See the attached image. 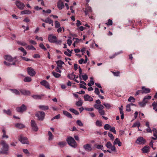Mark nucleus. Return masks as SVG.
Returning <instances> with one entry per match:
<instances>
[{
    "instance_id": "f257e3e1",
    "label": "nucleus",
    "mask_w": 157,
    "mask_h": 157,
    "mask_svg": "<svg viewBox=\"0 0 157 157\" xmlns=\"http://www.w3.org/2000/svg\"><path fill=\"white\" fill-rule=\"evenodd\" d=\"M66 141L68 144L71 147L75 148L77 147L78 144L73 138L71 136L68 137Z\"/></svg>"
},
{
    "instance_id": "f03ea898",
    "label": "nucleus",
    "mask_w": 157,
    "mask_h": 157,
    "mask_svg": "<svg viewBox=\"0 0 157 157\" xmlns=\"http://www.w3.org/2000/svg\"><path fill=\"white\" fill-rule=\"evenodd\" d=\"M1 144L2 146L1 151H0V154H6L7 153L8 150V146L6 143L5 141L2 140Z\"/></svg>"
},
{
    "instance_id": "7ed1b4c3",
    "label": "nucleus",
    "mask_w": 157,
    "mask_h": 157,
    "mask_svg": "<svg viewBox=\"0 0 157 157\" xmlns=\"http://www.w3.org/2000/svg\"><path fill=\"white\" fill-rule=\"evenodd\" d=\"M35 116L38 117V120L42 121L44 118L45 113L44 112L39 111L36 112Z\"/></svg>"
},
{
    "instance_id": "20e7f679",
    "label": "nucleus",
    "mask_w": 157,
    "mask_h": 157,
    "mask_svg": "<svg viewBox=\"0 0 157 157\" xmlns=\"http://www.w3.org/2000/svg\"><path fill=\"white\" fill-rule=\"evenodd\" d=\"M18 140L22 144H29V141L28 140V138L25 137L23 136L22 135H21L19 136Z\"/></svg>"
},
{
    "instance_id": "39448f33",
    "label": "nucleus",
    "mask_w": 157,
    "mask_h": 157,
    "mask_svg": "<svg viewBox=\"0 0 157 157\" xmlns=\"http://www.w3.org/2000/svg\"><path fill=\"white\" fill-rule=\"evenodd\" d=\"M15 4L21 10H23L25 7V4L23 3L18 0L16 1Z\"/></svg>"
},
{
    "instance_id": "423d86ee",
    "label": "nucleus",
    "mask_w": 157,
    "mask_h": 157,
    "mask_svg": "<svg viewBox=\"0 0 157 157\" xmlns=\"http://www.w3.org/2000/svg\"><path fill=\"white\" fill-rule=\"evenodd\" d=\"M31 125L33 130L35 132L38 131V128L35 121L34 120L31 121Z\"/></svg>"
},
{
    "instance_id": "0eeeda50",
    "label": "nucleus",
    "mask_w": 157,
    "mask_h": 157,
    "mask_svg": "<svg viewBox=\"0 0 157 157\" xmlns=\"http://www.w3.org/2000/svg\"><path fill=\"white\" fill-rule=\"evenodd\" d=\"M56 39L57 37L56 36L52 34H50L48 35V40L49 42L52 43H55Z\"/></svg>"
},
{
    "instance_id": "6e6552de",
    "label": "nucleus",
    "mask_w": 157,
    "mask_h": 157,
    "mask_svg": "<svg viewBox=\"0 0 157 157\" xmlns=\"http://www.w3.org/2000/svg\"><path fill=\"white\" fill-rule=\"evenodd\" d=\"M106 147L108 148L111 149V150L112 151H116V148L115 146H112L111 142L110 141H108L105 144Z\"/></svg>"
},
{
    "instance_id": "1a4fd4ad",
    "label": "nucleus",
    "mask_w": 157,
    "mask_h": 157,
    "mask_svg": "<svg viewBox=\"0 0 157 157\" xmlns=\"http://www.w3.org/2000/svg\"><path fill=\"white\" fill-rule=\"evenodd\" d=\"M26 109L27 107L24 104H22L21 106L18 107L16 108V110L17 112L21 113L26 111Z\"/></svg>"
},
{
    "instance_id": "9d476101",
    "label": "nucleus",
    "mask_w": 157,
    "mask_h": 157,
    "mask_svg": "<svg viewBox=\"0 0 157 157\" xmlns=\"http://www.w3.org/2000/svg\"><path fill=\"white\" fill-rule=\"evenodd\" d=\"M27 71L28 74L31 76H34L36 74V72L31 67H29L28 68Z\"/></svg>"
},
{
    "instance_id": "9b49d317",
    "label": "nucleus",
    "mask_w": 157,
    "mask_h": 157,
    "mask_svg": "<svg viewBox=\"0 0 157 157\" xmlns=\"http://www.w3.org/2000/svg\"><path fill=\"white\" fill-rule=\"evenodd\" d=\"M83 148L85 150L87 151L90 152L92 150L91 144H86L83 146Z\"/></svg>"
},
{
    "instance_id": "f8f14e48",
    "label": "nucleus",
    "mask_w": 157,
    "mask_h": 157,
    "mask_svg": "<svg viewBox=\"0 0 157 157\" xmlns=\"http://www.w3.org/2000/svg\"><path fill=\"white\" fill-rule=\"evenodd\" d=\"M68 78L71 80H74V81L77 83H79V82L75 78L76 75L74 74L73 73L71 74H68L67 76Z\"/></svg>"
},
{
    "instance_id": "ddd939ff",
    "label": "nucleus",
    "mask_w": 157,
    "mask_h": 157,
    "mask_svg": "<svg viewBox=\"0 0 157 157\" xmlns=\"http://www.w3.org/2000/svg\"><path fill=\"white\" fill-rule=\"evenodd\" d=\"M145 142V140L142 137H139L136 140V143L138 144H144Z\"/></svg>"
},
{
    "instance_id": "4468645a",
    "label": "nucleus",
    "mask_w": 157,
    "mask_h": 157,
    "mask_svg": "<svg viewBox=\"0 0 157 157\" xmlns=\"http://www.w3.org/2000/svg\"><path fill=\"white\" fill-rule=\"evenodd\" d=\"M19 90L22 94L24 95L28 96L30 94V92L29 90L23 89H20Z\"/></svg>"
},
{
    "instance_id": "2eb2a0df",
    "label": "nucleus",
    "mask_w": 157,
    "mask_h": 157,
    "mask_svg": "<svg viewBox=\"0 0 157 157\" xmlns=\"http://www.w3.org/2000/svg\"><path fill=\"white\" fill-rule=\"evenodd\" d=\"M40 84L41 85L45 86L46 88L48 89H50L49 84L46 81L43 80L40 82Z\"/></svg>"
},
{
    "instance_id": "dca6fc26",
    "label": "nucleus",
    "mask_w": 157,
    "mask_h": 157,
    "mask_svg": "<svg viewBox=\"0 0 157 157\" xmlns=\"http://www.w3.org/2000/svg\"><path fill=\"white\" fill-rule=\"evenodd\" d=\"M84 98L85 101H93V98L88 94L85 95L84 96Z\"/></svg>"
},
{
    "instance_id": "f3484780",
    "label": "nucleus",
    "mask_w": 157,
    "mask_h": 157,
    "mask_svg": "<svg viewBox=\"0 0 157 157\" xmlns=\"http://www.w3.org/2000/svg\"><path fill=\"white\" fill-rule=\"evenodd\" d=\"M57 7L60 10L64 7V5L61 0H59L57 3Z\"/></svg>"
},
{
    "instance_id": "a211bd4d",
    "label": "nucleus",
    "mask_w": 157,
    "mask_h": 157,
    "mask_svg": "<svg viewBox=\"0 0 157 157\" xmlns=\"http://www.w3.org/2000/svg\"><path fill=\"white\" fill-rule=\"evenodd\" d=\"M92 12L91 8L90 6H88L85 9V13L86 15H87L89 13H91Z\"/></svg>"
},
{
    "instance_id": "6ab92c4d",
    "label": "nucleus",
    "mask_w": 157,
    "mask_h": 157,
    "mask_svg": "<svg viewBox=\"0 0 157 157\" xmlns=\"http://www.w3.org/2000/svg\"><path fill=\"white\" fill-rule=\"evenodd\" d=\"M113 144L114 145L118 144L119 146H121L122 143L120 142L119 139L117 138L114 140Z\"/></svg>"
},
{
    "instance_id": "aec40b11",
    "label": "nucleus",
    "mask_w": 157,
    "mask_h": 157,
    "mask_svg": "<svg viewBox=\"0 0 157 157\" xmlns=\"http://www.w3.org/2000/svg\"><path fill=\"white\" fill-rule=\"evenodd\" d=\"M45 22L47 23H48L49 24H51L52 26L53 25V21L48 17H47L45 20Z\"/></svg>"
},
{
    "instance_id": "412c9836",
    "label": "nucleus",
    "mask_w": 157,
    "mask_h": 157,
    "mask_svg": "<svg viewBox=\"0 0 157 157\" xmlns=\"http://www.w3.org/2000/svg\"><path fill=\"white\" fill-rule=\"evenodd\" d=\"M142 89L143 90V91L141 92L142 94H147L150 92V90L149 88H145L143 86L142 87Z\"/></svg>"
},
{
    "instance_id": "4be33fe9",
    "label": "nucleus",
    "mask_w": 157,
    "mask_h": 157,
    "mask_svg": "<svg viewBox=\"0 0 157 157\" xmlns=\"http://www.w3.org/2000/svg\"><path fill=\"white\" fill-rule=\"evenodd\" d=\"M150 149V147L149 146H146L142 149V150L144 153H147L149 151Z\"/></svg>"
},
{
    "instance_id": "5701e85b",
    "label": "nucleus",
    "mask_w": 157,
    "mask_h": 157,
    "mask_svg": "<svg viewBox=\"0 0 157 157\" xmlns=\"http://www.w3.org/2000/svg\"><path fill=\"white\" fill-rule=\"evenodd\" d=\"M94 107L95 109L98 110L103 109L104 106L102 105H97L95 104L94 105Z\"/></svg>"
},
{
    "instance_id": "b1692460",
    "label": "nucleus",
    "mask_w": 157,
    "mask_h": 157,
    "mask_svg": "<svg viewBox=\"0 0 157 157\" xmlns=\"http://www.w3.org/2000/svg\"><path fill=\"white\" fill-rule=\"evenodd\" d=\"M44 96V95L42 94L40 95H34L32 96V97L35 99H41L42 97Z\"/></svg>"
},
{
    "instance_id": "393cba45",
    "label": "nucleus",
    "mask_w": 157,
    "mask_h": 157,
    "mask_svg": "<svg viewBox=\"0 0 157 157\" xmlns=\"http://www.w3.org/2000/svg\"><path fill=\"white\" fill-rule=\"evenodd\" d=\"M4 58L6 60L9 62L13 61V59L9 55H6L4 56Z\"/></svg>"
},
{
    "instance_id": "a878e982",
    "label": "nucleus",
    "mask_w": 157,
    "mask_h": 157,
    "mask_svg": "<svg viewBox=\"0 0 157 157\" xmlns=\"http://www.w3.org/2000/svg\"><path fill=\"white\" fill-rule=\"evenodd\" d=\"M56 63L57 64V67H59L60 68H61L62 65L64 64V62L61 60L56 61Z\"/></svg>"
},
{
    "instance_id": "bb28decb",
    "label": "nucleus",
    "mask_w": 157,
    "mask_h": 157,
    "mask_svg": "<svg viewBox=\"0 0 157 157\" xmlns=\"http://www.w3.org/2000/svg\"><path fill=\"white\" fill-rule=\"evenodd\" d=\"M15 127L17 128H22L25 127V125L22 124L17 123L15 124Z\"/></svg>"
},
{
    "instance_id": "cd10ccee",
    "label": "nucleus",
    "mask_w": 157,
    "mask_h": 157,
    "mask_svg": "<svg viewBox=\"0 0 157 157\" xmlns=\"http://www.w3.org/2000/svg\"><path fill=\"white\" fill-rule=\"evenodd\" d=\"M38 107L40 109L44 110H48L49 109V107L48 106H45L44 105H40Z\"/></svg>"
},
{
    "instance_id": "c85d7f7f",
    "label": "nucleus",
    "mask_w": 157,
    "mask_h": 157,
    "mask_svg": "<svg viewBox=\"0 0 157 157\" xmlns=\"http://www.w3.org/2000/svg\"><path fill=\"white\" fill-rule=\"evenodd\" d=\"M63 114L67 117L70 118H72V116L71 115L69 112H67L66 111H63Z\"/></svg>"
},
{
    "instance_id": "c756f323",
    "label": "nucleus",
    "mask_w": 157,
    "mask_h": 157,
    "mask_svg": "<svg viewBox=\"0 0 157 157\" xmlns=\"http://www.w3.org/2000/svg\"><path fill=\"white\" fill-rule=\"evenodd\" d=\"M66 143L64 141L59 142L58 143V145L61 147H63L66 145Z\"/></svg>"
},
{
    "instance_id": "7c9ffc66",
    "label": "nucleus",
    "mask_w": 157,
    "mask_h": 157,
    "mask_svg": "<svg viewBox=\"0 0 157 157\" xmlns=\"http://www.w3.org/2000/svg\"><path fill=\"white\" fill-rule=\"evenodd\" d=\"M10 90L16 95H19L20 93L19 91L16 89H10Z\"/></svg>"
},
{
    "instance_id": "2f4dec72",
    "label": "nucleus",
    "mask_w": 157,
    "mask_h": 157,
    "mask_svg": "<svg viewBox=\"0 0 157 157\" xmlns=\"http://www.w3.org/2000/svg\"><path fill=\"white\" fill-rule=\"evenodd\" d=\"M31 13V12L29 10H25L21 11V14H30Z\"/></svg>"
},
{
    "instance_id": "473e14b6",
    "label": "nucleus",
    "mask_w": 157,
    "mask_h": 157,
    "mask_svg": "<svg viewBox=\"0 0 157 157\" xmlns=\"http://www.w3.org/2000/svg\"><path fill=\"white\" fill-rule=\"evenodd\" d=\"M70 112H71L74 113L75 115H78L79 114V112L76 110L72 108H71L69 109Z\"/></svg>"
},
{
    "instance_id": "72a5a7b5",
    "label": "nucleus",
    "mask_w": 157,
    "mask_h": 157,
    "mask_svg": "<svg viewBox=\"0 0 157 157\" xmlns=\"http://www.w3.org/2000/svg\"><path fill=\"white\" fill-rule=\"evenodd\" d=\"M147 102V101H144L143 100L142 102H139V104L141 107H143L145 105Z\"/></svg>"
},
{
    "instance_id": "f704fd0d",
    "label": "nucleus",
    "mask_w": 157,
    "mask_h": 157,
    "mask_svg": "<svg viewBox=\"0 0 157 157\" xmlns=\"http://www.w3.org/2000/svg\"><path fill=\"white\" fill-rule=\"evenodd\" d=\"M26 49L33 50H36V49L33 45H27L26 47Z\"/></svg>"
},
{
    "instance_id": "c9c22d12",
    "label": "nucleus",
    "mask_w": 157,
    "mask_h": 157,
    "mask_svg": "<svg viewBox=\"0 0 157 157\" xmlns=\"http://www.w3.org/2000/svg\"><path fill=\"white\" fill-rule=\"evenodd\" d=\"M31 78L28 76L25 77L24 79V81L25 82H31Z\"/></svg>"
},
{
    "instance_id": "e433bc0d",
    "label": "nucleus",
    "mask_w": 157,
    "mask_h": 157,
    "mask_svg": "<svg viewBox=\"0 0 157 157\" xmlns=\"http://www.w3.org/2000/svg\"><path fill=\"white\" fill-rule=\"evenodd\" d=\"M140 123L139 121L136 122L134 123L133 125L132 126V127H137L138 128L140 126Z\"/></svg>"
},
{
    "instance_id": "4c0bfd02",
    "label": "nucleus",
    "mask_w": 157,
    "mask_h": 157,
    "mask_svg": "<svg viewBox=\"0 0 157 157\" xmlns=\"http://www.w3.org/2000/svg\"><path fill=\"white\" fill-rule=\"evenodd\" d=\"M48 134L49 136L48 138L49 140H52L53 138V136L52 132L50 131H48Z\"/></svg>"
},
{
    "instance_id": "58836bf2",
    "label": "nucleus",
    "mask_w": 157,
    "mask_h": 157,
    "mask_svg": "<svg viewBox=\"0 0 157 157\" xmlns=\"http://www.w3.org/2000/svg\"><path fill=\"white\" fill-rule=\"evenodd\" d=\"M152 105L153 106V109L155 110V111H157V109L156 108L157 107V102L154 101L152 104Z\"/></svg>"
},
{
    "instance_id": "ea45409f",
    "label": "nucleus",
    "mask_w": 157,
    "mask_h": 157,
    "mask_svg": "<svg viewBox=\"0 0 157 157\" xmlns=\"http://www.w3.org/2000/svg\"><path fill=\"white\" fill-rule=\"evenodd\" d=\"M52 74L53 75V76L55 78H59L61 76L60 74H58V73H57L54 71H53L52 72Z\"/></svg>"
},
{
    "instance_id": "a19ab883",
    "label": "nucleus",
    "mask_w": 157,
    "mask_h": 157,
    "mask_svg": "<svg viewBox=\"0 0 157 157\" xmlns=\"http://www.w3.org/2000/svg\"><path fill=\"white\" fill-rule=\"evenodd\" d=\"M135 100V98L132 96H130L128 99V101L131 102H134Z\"/></svg>"
},
{
    "instance_id": "79ce46f5",
    "label": "nucleus",
    "mask_w": 157,
    "mask_h": 157,
    "mask_svg": "<svg viewBox=\"0 0 157 157\" xmlns=\"http://www.w3.org/2000/svg\"><path fill=\"white\" fill-rule=\"evenodd\" d=\"M83 102L82 100H80L77 101L76 103V105L78 106H80L82 105Z\"/></svg>"
},
{
    "instance_id": "37998d69",
    "label": "nucleus",
    "mask_w": 157,
    "mask_h": 157,
    "mask_svg": "<svg viewBox=\"0 0 157 157\" xmlns=\"http://www.w3.org/2000/svg\"><path fill=\"white\" fill-rule=\"evenodd\" d=\"M18 49L19 50H20L21 51L24 53V54L23 55V56H25L27 54V52L22 47H20Z\"/></svg>"
},
{
    "instance_id": "c03bdc74",
    "label": "nucleus",
    "mask_w": 157,
    "mask_h": 157,
    "mask_svg": "<svg viewBox=\"0 0 157 157\" xmlns=\"http://www.w3.org/2000/svg\"><path fill=\"white\" fill-rule=\"evenodd\" d=\"M103 105H104L107 109H110L111 107L109 103H104L103 104Z\"/></svg>"
},
{
    "instance_id": "a18cd8bd",
    "label": "nucleus",
    "mask_w": 157,
    "mask_h": 157,
    "mask_svg": "<svg viewBox=\"0 0 157 157\" xmlns=\"http://www.w3.org/2000/svg\"><path fill=\"white\" fill-rule=\"evenodd\" d=\"M60 26V23L58 21H55V27L56 28H58Z\"/></svg>"
},
{
    "instance_id": "49530a36",
    "label": "nucleus",
    "mask_w": 157,
    "mask_h": 157,
    "mask_svg": "<svg viewBox=\"0 0 157 157\" xmlns=\"http://www.w3.org/2000/svg\"><path fill=\"white\" fill-rule=\"evenodd\" d=\"M4 63L5 65L7 66H9L12 65H15V62L13 63H8L6 61H5L4 62Z\"/></svg>"
},
{
    "instance_id": "de8ad7c7",
    "label": "nucleus",
    "mask_w": 157,
    "mask_h": 157,
    "mask_svg": "<svg viewBox=\"0 0 157 157\" xmlns=\"http://www.w3.org/2000/svg\"><path fill=\"white\" fill-rule=\"evenodd\" d=\"M76 124L79 126H83V124L80 120H77L76 121Z\"/></svg>"
},
{
    "instance_id": "09e8293b",
    "label": "nucleus",
    "mask_w": 157,
    "mask_h": 157,
    "mask_svg": "<svg viewBox=\"0 0 157 157\" xmlns=\"http://www.w3.org/2000/svg\"><path fill=\"white\" fill-rule=\"evenodd\" d=\"M96 125L98 126H101L102 125V122L99 120H97L96 122Z\"/></svg>"
},
{
    "instance_id": "8fccbe9b",
    "label": "nucleus",
    "mask_w": 157,
    "mask_h": 157,
    "mask_svg": "<svg viewBox=\"0 0 157 157\" xmlns=\"http://www.w3.org/2000/svg\"><path fill=\"white\" fill-rule=\"evenodd\" d=\"M111 128V126L108 124H106L104 126V128L105 130H108Z\"/></svg>"
},
{
    "instance_id": "3c124183",
    "label": "nucleus",
    "mask_w": 157,
    "mask_h": 157,
    "mask_svg": "<svg viewBox=\"0 0 157 157\" xmlns=\"http://www.w3.org/2000/svg\"><path fill=\"white\" fill-rule=\"evenodd\" d=\"M17 43L18 44H20L23 46H25V45H27V44L24 42H22L18 41H17Z\"/></svg>"
},
{
    "instance_id": "603ef678",
    "label": "nucleus",
    "mask_w": 157,
    "mask_h": 157,
    "mask_svg": "<svg viewBox=\"0 0 157 157\" xmlns=\"http://www.w3.org/2000/svg\"><path fill=\"white\" fill-rule=\"evenodd\" d=\"M112 21L110 19L108 20V22L105 23L106 25L108 26L112 25Z\"/></svg>"
},
{
    "instance_id": "864d4df0",
    "label": "nucleus",
    "mask_w": 157,
    "mask_h": 157,
    "mask_svg": "<svg viewBox=\"0 0 157 157\" xmlns=\"http://www.w3.org/2000/svg\"><path fill=\"white\" fill-rule=\"evenodd\" d=\"M40 47L42 49H44V50H47L46 48L44 46L43 44L42 43H40L39 44Z\"/></svg>"
},
{
    "instance_id": "5fc2aeb1",
    "label": "nucleus",
    "mask_w": 157,
    "mask_h": 157,
    "mask_svg": "<svg viewBox=\"0 0 157 157\" xmlns=\"http://www.w3.org/2000/svg\"><path fill=\"white\" fill-rule=\"evenodd\" d=\"M151 96H147L144 97L143 99L144 101H147V99H151Z\"/></svg>"
},
{
    "instance_id": "6e6d98bb",
    "label": "nucleus",
    "mask_w": 157,
    "mask_h": 157,
    "mask_svg": "<svg viewBox=\"0 0 157 157\" xmlns=\"http://www.w3.org/2000/svg\"><path fill=\"white\" fill-rule=\"evenodd\" d=\"M3 111L4 113H5L8 115H10L11 114V112L10 109H8L7 110H4Z\"/></svg>"
},
{
    "instance_id": "4d7b16f0",
    "label": "nucleus",
    "mask_w": 157,
    "mask_h": 157,
    "mask_svg": "<svg viewBox=\"0 0 157 157\" xmlns=\"http://www.w3.org/2000/svg\"><path fill=\"white\" fill-rule=\"evenodd\" d=\"M29 42L31 44L33 45H36V43L34 40H28Z\"/></svg>"
},
{
    "instance_id": "13d9d810",
    "label": "nucleus",
    "mask_w": 157,
    "mask_h": 157,
    "mask_svg": "<svg viewBox=\"0 0 157 157\" xmlns=\"http://www.w3.org/2000/svg\"><path fill=\"white\" fill-rule=\"evenodd\" d=\"M82 78L84 81H86L88 78L87 75L86 74L82 75Z\"/></svg>"
},
{
    "instance_id": "bf43d9fd",
    "label": "nucleus",
    "mask_w": 157,
    "mask_h": 157,
    "mask_svg": "<svg viewBox=\"0 0 157 157\" xmlns=\"http://www.w3.org/2000/svg\"><path fill=\"white\" fill-rule=\"evenodd\" d=\"M110 131L115 134H116V132L114 127H112L110 128Z\"/></svg>"
},
{
    "instance_id": "052dcab7",
    "label": "nucleus",
    "mask_w": 157,
    "mask_h": 157,
    "mask_svg": "<svg viewBox=\"0 0 157 157\" xmlns=\"http://www.w3.org/2000/svg\"><path fill=\"white\" fill-rule=\"evenodd\" d=\"M98 111L101 115H104L105 114V111L103 109L99 110Z\"/></svg>"
},
{
    "instance_id": "680f3d73",
    "label": "nucleus",
    "mask_w": 157,
    "mask_h": 157,
    "mask_svg": "<svg viewBox=\"0 0 157 157\" xmlns=\"http://www.w3.org/2000/svg\"><path fill=\"white\" fill-rule=\"evenodd\" d=\"M94 93L98 95L100 94V92L98 88H95Z\"/></svg>"
},
{
    "instance_id": "e2e57ef3",
    "label": "nucleus",
    "mask_w": 157,
    "mask_h": 157,
    "mask_svg": "<svg viewBox=\"0 0 157 157\" xmlns=\"http://www.w3.org/2000/svg\"><path fill=\"white\" fill-rule=\"evenodd\" d=\"M113 75L116 76H119L120 72L119 71H117V72H115L114 71L112 72Z\"/></svg>"
},
{
    "instance_id": "0e129e2a",
    "label": "nucleus",
    "mask_w": 157,
    "mask_h": 157,
    "mask_svg": "<svg viewBox=\"0 0 157 157\" xmlns=\"http://www.w3.org/2000/svg\"><path fill=\"white\" fill-rule=\"evenodd\" d=\"M108 136L112 140H114V138L113 135L110 133H108Z\"/></svg>"
},
{
    "instance_id": "69168bd1",
    "label": "nucleus",
    "mask_w": 157,
    "mask_h": 157,
    "mask_svg": "<svg viewBox=\"0 0 157 157\" xmlns=\"http://www.w3.org/2000/svg\"><path fill=\"white\" fill-rule=\"evenodd\" d=\"M60 117V114H58L56 116H55L53 118L51 119V121H53L54 119H57L59 118Z\"/></svg>"
},
{
    "instance_id": "338daca9",
    "label": "nucleus",
    "mask_w": 157,
    "mask_h": 157,
    "mask_svg": "<svg viewBox=\"0 0 157 157\" xmlns=\"http://www.w3.org/2000/svg\"><path fill=\"white\" fill-rule=\"evenodd\" d=\"M94 82L93 80H90V82L87 83V85L89 86H91L92 85H94Z\"/></svg>"
},
{
    "instance_id": "774afa93",
    "label": "nucleus",
    "mask_w": 157,
    "mask_h": 157,
    "mask_svg": "<svg viewBox=\"0 0 157 157\" xmlns=\"http://www.w3.org/2000/svg\"><path fill=\"white\" fill-rule=\"evenodd\" d=\"M62 41L61 40H57V39L56 40V42L55 43H56L58 45H60L62 43Z\"/></svg>"
}]
</instances>
